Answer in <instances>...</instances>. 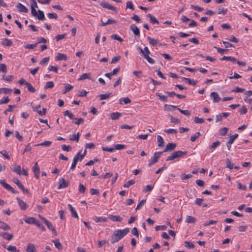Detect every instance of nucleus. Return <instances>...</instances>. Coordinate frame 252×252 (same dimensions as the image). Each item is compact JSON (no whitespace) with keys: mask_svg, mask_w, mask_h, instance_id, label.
Instances as JSON below:
<instances>
[{"mask_svg":"<svg viewBox=\"0 0 252 252\" xmlns=\"http://www.w3.org/2000/svg\"><path fill=\"white\" fill-rule=\"evenodd\" d=\"M26 86H27V87L28 88V90L29 92H31L32 93H34L35 92V89L32 87V86L31 85V84L29 82L26 83Z\"/></svg>","mask_w":252,"mask_h":252,"instance_id":"09e8293b","label":"nucleus"},{"mask_svg":"<svg viewBox=\"0 0 252 252\" xmlns=\"http://www.w3.org/2000/svg\"><path fill=\"white\" fill-rule=\"evenodd\" d=\"M13 182L17 185V186L20 188L24 192H27V189H25L24 186L20 182L18 178H14L13 179Z\"/></svg>","mask_w":252,"mask_h":252,"instance_id":"ddd939ff","label":"nucleus"},{"mask_svg":"<svg viewBox=\"0 0 252 252\" xmlns=\"http://www.w3.org/2000/svg\"><path fill=\"white\" fill-rule=\"evenodd\" d=\"M147 16L150 18V22L153 24H158L159 22L158 20L151 14H148Z\"/></svg>","mask_w":252,"mask_h":252,"instance_id":"72a5a7b5","label":"nucleus"},{"mask_svg":"<svg viewBox=\"0 0 252 252\" xmlns=\"http://www.w3.org/2000/svg\"><path fill=\"white\" fill-rule=\"evenodd\" d=\"M187 154V152H183L181 151H177L170 154L167 158L166 161L174 160L175 158L182 157Z\"/></svg>","mask_w":252,"mask_h":252,"instance_id":"7ed1b4c3","label":"nucleus"},{"mask_svg":"<svg viewBox=\"0 0 252 252\" xmlns=\"http://www.w3.org/2000/svg\"><path fill=\"white\" fill-rule=\"evenodd\" d=\"M81 151H80L76 156H75L74 157H77L78 159V161H81L86 154V151H85L84 153L83 154H81Z\"/></svg>","mask_w":252,"mask_h":252,"instance_id":"c9c22d12","label":"nucleus"},{"mask_svg":"<svg viewBox=\"0 0 252 252\" xmlns=\"http://www.w3.org/2000/svg\"><path fill=\"white\" fill-rule=\"evenodd\" d=\"M176 147V145L173 143H169L166 146L165 148L163 150L164 152H166L167 151H173Z\"/></svg>","mask_w":252,"mask_h":252,"instance_id":"1a4fd4ad","label":"nucleus"},{"mask_svg":"<svg viewBox=\"0 0 252 252\" xmlns=\"http://www.w3.org/2000/svg\"><path fill=\"white\" fill-rule=\"evenodd\" d=\"M164 131L168 134H176L177 133V130L175 129H167L165 130Z\"/></svg>","mask_w":252,"mask_h":252,"instance_id":"680f3d73","label":"nucleus"},{"mask_svg":"<svg viewBox=\"0 0 252 252\" xmlns=\"http://www.w3.org/2000/svg\"><path fill=\"white\" fill-rule=\"evenodd\" d=\"M59 182V186L58 188V189L65 188L68 186V183L64 178L60 179Z\"/></svg>","mask_w":252,"mask_h":252,"instance_id":"9d476101","label":"nucleus"},{"mask_svg":"<svg viewBox=\"0 0 252 252\" xmlns=\"http://www.w3.org/2000/svg\"><path fill=\"white\" fill-rule=\"evenodd\" d=\"M35 225H36L37 227H38L42 231H45L46 229L45 227L41 224L39 221H36Z\"/></svg>","mask_w":252,"mask_h":252,"instance_id":"e2e57ef3","label":"nucleus"},{"mask_svg":"<svg viewBox=\"0 0 252 252\" xmlns=\"http://www.w3.org/2000/svg\"><path fill=\"white\" fill-rule=\"evenodd\" d=\"M228 131V128L226 127H223L220 128V134L222 136H224L226 135Z\"/></svg>","mask_w":252,"mask_h":252,"instance_id":"603ef678","label":"nucleus"},{"mask_svg":"<svg viewBox=\"0 0 252 252\" xmlns=\"http://www.w3.org/2000/svg\"><path fill=\"white\" fill-rule=\"evenodd\" d=\"M145 202H146V200L145 199L142 200L139 202V203L138 204V205L137 206V207H136V208L135 209L136 211L140 209L144 205V204H145Z\"/></svg>","mask_w":252,"mask_h":252,"instance_id":"052dcab7","label":"nucleus"},{"mask_svg":"<svg viewBox=\"0 0 252 252\" xmlns=\"http://www.w3.org/2000/svg\"><path fill=\"white\" fill-rule=\"evenodd\" d=\"M130 29L133 32L135 35H139L140 31L139 29L134 25L132 24L130 26Z\"/></svg>","mask_w":252,"mask_h":252,"instance_id":"a211bd4d","label":"nucleus"},{"mask_svg":"<svg viewBox=\"0 0 252 252\" xmlns=\"http://www.w3.org/2000/svg\"><path fill=\"white\" fill-rule=\"evenodd\" d=\"M48 70L57 73L58 68V66L50 65L48 67Z\"/></svg>","mask_w":252,"mask_h":252,"instance_id":"69168bd1","label":"nucleus"},{"mask_svg":"<svg viewBox=\"0 0 252 252\" xmlns=\"http://www.w3.org/2000/svg\"><path fill=\"white\" fill-rule=\"evenodd\" d=\"M196 218L191 216H187L186 222L189 223H194L196 221Z\"/></svg>","mask_w":252,"mask_h":252,"instance_id":"bb28decb","label":"nucleus"},{"mask_svg":"<svg viewBox=\"0 0 252 252\" xmlns=\"http://www.w3.org/2000/svg\"><path fill=\"white\" fill-rule=\"evenodd\" d=\"M129 229L128 228H126L124 229H118L115 230L111 238V243L114 244L116 242H118L125 236H126L129 232Z\"/></svg>","mask_w":252,"mask_h":252,"instance_id":"f257e3e1","label":"nucleus"},{"mask_svg":"<svg viewBox=\"0 0 252 252\" xmlns=\"http://www.w3.org/2000/svg\"><path fill=\"white\" fill-rule=\"evenodd\" d=\"M182 80L187 82L189 85L195 86L197 84V81H194L189 78L182 77Z\"/></svg>","mask_w":252,"mask_h":252,"instance_id":"412c9836","label":"nucleus"},{"mask_svg":"<svg viewBox=\"0 0 252 252\" xmlns=\"http://www.w3.org/2000/svg\"><path fill=\"white\" fill-rule=\"evenodd\" d=\"M32 171L34 173V176L36 179L39 178L40 168L37 164V162H35L34 166L32 167Z\"/></svg>","mask_w":252,"mask_h":252,"instance_id":"0eeeda50","label":"nucleus"},{"mask_svg":"<svg viewBox=\"0 0 252 252\" xmlns=\"http://www.w3.org/2000/svg\"><path fill=\"white\" fill-rule=\"evenodd\" d=\"M210 96L213 98V102L215 103L218 102L220 100L218 94L216 92H212Z\"/></svg>","mask_w":252,"mask_h":252,"instance_id":"4468645a","label":"nucleus"},{"mask_svg":"<svg viewBox=\"0 0 252 252\" xmlns=\"http://www.w3.org/2000/svg\"><path fill=\"white\" fill-rule=\"evenodd\" d=\"M68 207L71 213L72 216L75 218L78 219V214H77L76 211H75V210L74 209V208L73 207V206L71 204H68Z\"/></svg>","mask_w":252,"mask_h":252,"instance_id":"6ab92c4d","label":"nucleus"},{"mask_svg":"<svg viewBox=\"0 0 252 252\" xmlns=\"http://www.w3.org/2000/svg\"><path fill=\"white\" fill-rule=\"evenodd\" d=\"M108 219L113 221L121 222L123 220V218L119 216L113 215L109 214L108 215Z\"/></svg>","mask_w":252,"mask_h":252,"instance_id":"9b49d317","label":"nucleus"},{"mask_svg":"<svg viewBox=\"0 0 252 252\" xmlns=\"http://www.w3.org/2000/svg\"><path fill=\"white\" fill-rule=\"evenodd\" d=\"M80 134L79 133H77L76 134H73L70 138V140L71 141H76L78 142Z\"/></svg>","mask_w":252,"mask_h":252,"instance_id":"a19ab883","label":"nucleus"},{"mask_svg":"<svg viewBox=\"0 0 252 252\" xmlns=\"http://www.w3.org/2000/svg\"><path fill=\"white\" fill-rule=\"evenodd\" d=\"M200 133L199 132H196L195 134L193 135H192L190 137V141L191 142H194L197 138H199V137L200 136Z\"/></svg>","mask_w":252,"mask_h":252,"instance_id":"79ce46f5","label":"nucleus"},{"mask_svg":"<svg viewBox=\"0 0 252 252\" xmlns=\"http://www.w3.org/2000/svg\"><path fill=\"white\" fill-rule=\"evenodd\" d=\"M101 5L104 8H106L108 9L112 10L113 11H115L116 10V8L115 6L111 5L108 2H103L101 3Z\"/></svg>","mask_w":252,"mask_h":252,"instance_id":"2eb2a0df","label":"nucleus"},{"mask_svg":"<svg viewBox=\"0 0 252 252\" xmlns=\"http://www.w3.org/2000/svg\"><path fill=\"white\" fill-rule=\"evenodd\" d=\"M53 242L54 243L55 246L58 249L61 250L62 249V245L61 243L60 242L59 239H56L55 240H53Z\"/></svg>","mask_w":252,"mask_h":252,"instance_id":"58836bf2","label":"nucleus"},{"mask_svg":"<svg viewBox=\"0 0 252 252\" xmlns=\"http://www.w3.org/2000/svg\"><path fill=\"white\" fill-rule=\"evenodd\" d=\"M220 141H218L215 142H213L211 146L210 147V149H214L218 147L220 145Z\"/></svg>","mask_w":252,"mask_h":252,"instance_id":"6e6d98bb","label":"nucleus"},{"mask_svg":"<svg viewBox=\"0 0 252 252\" xmlns=\"http://www.w3.org/2000/svg\"><path fill=\"white\" fill-rule=\"evenodd\" d=\"M0 184L3 186V187L6 189L8 190H10L12 192L14 193H17V192L14 189L11 187L9 185H8V184H7L5 182V180H0Z\"/></svg>","mask_w":252,"mask_h":252,"instance_id":"39448f33","label":"nucleus"},{"mask_svg":"<svg viewBox=\"0 0 252 252\" xmlns=\"http://www.w3.org/2000/svg\"><path fill=\"white\" fill-rule=\"evenodd\" d=\"M194 122L197 124H202L204 122V119L195 117L194 118Z\"/></svg>","mask_w":252,"mask_h":252,"instance_id":"0e129e2a","label":"nucleus"},{"mask_svg":"<svg viewBox=\"0 0 252 252\" xmlns=\"http://www.w3.org/2000/svg\"><path fill=\"white\" fill-rule=\"evenodd\" d=\"M38 14H37V16H36L37 17V18L39 20H42V21L44 20L45 18L43 12L40 10H38Z\"/></svg>","mask_w":252,"mask_h":252,"instance_id":"f704fd0d","label":"nucleus"},{"mask_svg":"<svg viewBox=\"0 0 252 252\" xmlns=\"http://www.w3.org/2000/svg\"><path fill=\"white\" fill-rule=\"evenodd\" d=\"M49 57H45L39 63L41 65H44L49 62Z\"/></svg>","mask_w":252,"mask_h":252,"instance_id":"338daca9","label":"nucleus"},{"mask_svg":"<svg viewBox=\"0 0 252 252\" xmlns=\"http://www.w3.org/2000/svg\"><path fill=\"white\" fill-rule=\"evenodd\" d=\"M54 86V83L52 81L47 82L44 87L45 89H51Z\"/></svg>","mask_w":252,"mask_h":252,"instance_id":"a18cd8bd","label":"nucleus"},{"mask_svg":"<svg viewBox=\"0 0 252 252\" xmlns=\"http://www.w3.org/2000/svg\"><path fill=\"white\" fill-rule=\"evenodd\" d=\"M25 250L26 252H37L34 245L32 243H29Z\"/></svg>","mask_w":252,"mask_h":252,"instance_id":"f8f14e48","label":"nucleus"},{"mask_svg":"<svg viewBox=\"0 0 252 252\" xmlns=\"http://www.w3.org/2000/svg\"><path fill=\"white\" fill-rule=\"evenodd\" d=\"M6 249L11 252H16L17 251L16 247L13 246H9L6 248Z\"/></svg>","mask_w":252,"mask_h":252,"instance_id":"774afa93","label":"nucleus"},{"mask_svg":"<svg viewBox=\"0 0 252 252\" xmlns=\"http://www.w3.org/2000/svg\"><path fill=\"white\" fill-rule=\"evenodd\" d=\"M163 152H155L154 154V157L151 158V160L148 164L149 166H151L155 163H157L158 161V159L160 157V155L163 154Z\"/></svg>","mask_w":252,"mask_h":252,"instance_id":"20e7f679","label":"nucleus"},{"mask_svg":"<svg viewBox=\"0 0 252 252\" xmlns=\"http://www.w3.org/2000/svg\"><path fill=\"white\" fill-rule=\"evenodd\" d=\"M120 104H126L131 102V100L128 97L121 98L119 100Z\"/></svg>","mask_w":252,"mask_h":252,"instance_id":"5701e85b","label":"nucleus"},{"mask_svg":"<svg viewBox=\"0 0 252 252\" xmlns=\"http://www.w3.org/2000/svg\"><path fill=\"white\" fill-rule=\"evenodd\" d=\"M52 144L51 141H46L44 142H43L42 143H40L39 144H37L36 146H45V147H49Z\"/></svg>","mask_w":252,"mask_h":252,"instance_id":"e433bc0d","label":"nucleus"},{"mask_svg":"<svg viewBox=\"0 0 252 252\" xmlns=\"http://www.w3.org/2000/svg\"><path fill=\"white\" fill-rule=\"evenodd\" d=\"M64 85L65 86V88L63 92V94H66L68 92L71 91L73 88V87L72 85H69L68 84H64Z\"/></svg>","mask_w":252,"mask_h":252,"instance_id":"cd10ccee","label":"nucleus"},{"mask_svg":"<svg viewBox=\"0 0 252 252\" xmlns=\"http://www.w3.org/2000/svg\"><path fill=\"white\" fill-rule=\"evenodd\" d=\"M7 71V67L5 64L0 63V72L6 73Z\"/></svg>","mask_w":252,"mask_h":252,"instance_id":"3c124183","label":"nucleus"},{"mask_svg":"<svg viewBox=\"0 0 252 252\" xmlns=\"http://www.w3.org/2000/svg\"><path fill=\"white\" fill-rule=\"evenodd\" d=\"M138 49L140 50L141 53L142 54L143 57L146 59L150 63L154 64L155 63V61L149 57L150 52L147 47H145L143 50L138 47Z\"/></svg>","mask_w":252,"mask_h":252,"instance_id":"f03ea898","label":"nucleus"},{"mask_svg":"<svg viewBox=\"0 0 252 252\" xmlns=\"http://www.w3.org/2000/svg\"><path fill=\"white\" fill-rule=\"evenodd\" d=\"M56 59L57 61H61V60H66L67 57L65 55L61 53H58L57 57H56Z\"/></svg>","mask_w":252,"mask_h":252,"instance_id":"7c9ffc66","label":"nucleus"},{"mask_svg":"<svg viewBox=\"0 0 252 252\" xmlns=\"http://www.w3.org/2000/svg\"><path fill=\"white\" fill-rule=\"evenodd\" d=\"M64 115L67 116L70 119H74V116L69 110H66L63 112Z\"/></svg>","mask_w":252,"mask_h":252,"instance_id":"37998d69","label":"nucleus"},{"mask_svg":"<svg viewBox=\"0 0 252 252\" xmlns=\"http://www.w3.org/2000/svg\"><path fill=\"white\" fill-rule=\"evenodd\" d=\"M185 244L186 247L189 248V249H193L195 247L194 245L192 243L189 241H185Z\"/></svg>","mask_w":252,"mask_h":252,"instance_id":"5fc2aeb1","label":"nucleus"},{"mask_svg":"<svg viewBox=\"0 0 252 252\" xmlns=\"http://www.w3.org/2000/svg\"><path fill=\"white\" fill-rule=\"evenodd\" d=\"M0 228L4 230H10V227L6 223L0 221Z\"/></svg>","mask_w":252,"mask_h":252,"instance_id":"393cba45","label":"nucleus"},{"mask_svg":"<svg viewBox=\"0 0 252 252\" xmlns=\"http://www.w3.org/2000/svg\"><path fill=\"white\" fill-rule=\"evenodd\" d=\"M17 200L20 207V209L22 210H26L27 209V208L28 207V205L25 202H24L23 200H22L19 197L17 198Z\"/></svg>","mask_w":252,"mask_h":252,"instance_id":"423d86ee","label":"nucleus"},{"mask_svg":"<svg viewBox=\"0 0 252 252\" xmlns=\"http://www.w3.org/2000/svg\"><path fill=\"white\" fill-rule=\"evenodd\" d=\"M177 109L180 112V113L186 116H189L190 115V112L188 110H183L178 107L177 108Z\"/></svg>","mask_w":252,"mask_h":252,"instance_id":"864d4df0","label":"nucleus"},{"mask_svg":"<svg viewBox=\"0 0 252 252\" xmlns=\"http://www.w3.org/2000/svg\"><path fill=\"white\" fill-rule=\"evenodd\" d=\"M93 220L96 222H106L107 219L103 217H94L93 218Z\"/></svg>","mask_w":252,"mask_h":252,"instance_id":"473e14b6","label":"nucleus"},{"mask_svg":"<svg viewBox=\"0 0 252 252\" xmlns=\"http://www.w3.org/2000/svg\"><path fill=\"white\" fill-rule=\"evenodd\" d=\"M135 183V181L134 180H131L128 181L126 183L124 184L123 186L124 188H128L131 185H133Z\"/></svg>","mask_w":252,"mask_h":252,"instance_id":"de8ad7c7","label":"nucleus"},{"mask_svg":"<svg viewBox=\"0 0 252 252\" xmlns=\"http://www.w3.org/2000/svg\"><path fill=\"white\" fill-rule=\"evenodd\" d=\"M24 221L28 224H35L37 220L33 217H26L24 218Z\"/></svg>","mask_w":252,"mask_h":252,"instance_id":"aec40b11","label":"nucleus"},{"mask_svg":"<svg viewBox=\"0 0 252 252\" xmlns=\"http://www.w3.org/2000/svg\"><path fill=\"white\" fill-rule=\"evenodd\" d=\"M227 12V9L222 8H219L218 11V14H223L225 15Z\"/></svg>","mask_w":252,"mask_h":252,"instance_id":"bf43d9fd","label":"nucleus"},{"mask_svg":"<svg viewBox=\"0 0 252 252\" xmlns=\"http://www.w3.org/2000/svg\"><path fill=\"white\" fill-rule=\"evenodd\" d=\"M2 45L7 46H10L12 44V42L11 40L7 39V38H4L3 39V41L1 43Z\"/></svg>","mask_w":252,"mask_h":252,"instance_id":"2f4dec72","label":"nucleus"},{"mask_svg":"<svg viewBox=\"0 0 252 252\" xmlns=\"http://www.w3.org/2000/svg\"><path fill=\"white\" fill-rule=\"evenodd\" d=\"M238 134H235L234 135L231 136L229 140L228 141V144H232L234 142V140L238 137Z\"/></svg>","mask_w":252,"mask_h":252,"instance_id":"ea45409f","label":"nucleus"},{"mask_svg":"<svg viewBox=\"0 0 252 252\" xmlns=\"http://www.w3.org/2000/svg\"><path fill=\"white\" fill-rule=\"evenodd\" d=\"M78 159H77V157H74L73 158V162L71 164V166L70 168V170H73L74 169L76 166V164L78 162Z\"/></svg>","mask_w":252,"mask_h":252,"instance_id":"8fccbe9b","label":"nucleus"},{"mask_svg":"<svg viewBox=\"0 0 252 252\" xmlns=\"http://www.w3.org/2000/svg\"><path fill=\"white\" fill-rule=\"evenodd\" d=\"M16 7L21 12L27 13L28 11V8L21 3H18Z\"/></svg>","mask_w":252,"mask_h":252,"instance_id":"dca6fc26","label":"nucleus"},{"mask_svg":"<svg viewBox=\"0 0 252 252\" xmlns=\"http://www.w3.org/2000/svg\"><path fill=\"white\" fill-rule=\"evenodd\" d=\"M158 145L159 147H162L164 145V141L162 137L160 135L157 136Z\"/></svg>","mask_w":252,"mask_h":252,"instance_id":"a878e982","label":"nucleus"},{"mask_svg":"<svg viewBox=\"0 0 252 252\" xmlns=\"http://www.w3.org/2000/svg\"><path fill=\"white\" fill-rule=\"evenodd\" d=\"M239 112L241 115L245 114L247 112V108L246 106H243L239 110Z\"/></svg>","mask_w":252,"mask_h":252,"instance_id":"4d7b16f0","label":"nucleus"},{"mask_svg":"<svg viewBox=\"0 0 252 252\" xmlns=\"http://www.w3.org/2000/svg\"><path fill=\"white\" fill-rule=\"evenodd\" d=\"M101 21H102L101 20ZM116 23V21L114 20H113V19H108L107 22H102V24L101 25V26H105L107 25H110V24H114V23Z\"/></svg>","mask_w":252,"mask_h":252,"instance_id":"4c0bfd02","label":"nucleus"},{"mask_svg":"<svg viewBox=\"0 0 252 252\" xmlns=\"http://www.w3.org/2000/svg\"><path fill=\"white\" fill-rule=\"evenodd\" d=\"M122 116L121 113L119 112H113L110 115V118L112 120H117Z\"/></svg>","mask_w":252,"mask_h":252,"instance_id":"b1692460","label":"nucleus"},{"mask_svg":"<svg viewBox=\"0 0 252 252\" xmlns=\"http://www.w3.org/2000/svg\"><path fill=\"white\" fill-rule=\"evenodd\" d=\"M91 74L90 73L82 74L78 79V80H82L86 79H91Z\"/></svg>","mask_w":252,"mask_h":252,"instance_id":"c756f323","label":"nucleus"},{"mask_svg":"<svg viewBox=\"0 0 252 252\" xmlns=\"http://www.w3.org/2000/svg\"><path fill=\"white\" fill-rule=\"evenodd\" d=\"M111 93L105 94H101L98 95L100 97V100H104L107 99L111 95Z\"/></svg>","mask_w":252,"mask_h":252,"instance_id":"49530a36","label":"nucleus"},{"mask_svg":"<svg viewBox=\"0 0 252 252\" xmlns=\"http://www.w3.org/2000/svg\"><path fill=\"white\" fill-rule=\"evenodd\" d=\"M13 170L19 175L21 174V167L19 165H15L13 166Z\"/></svg>","mask_w":252,"mask_h":252,"instance_id":"c85d7f7f","label":"nucleus"},{"mask_svg":"<svg viewBox=\"0 0 252 252\" xmlns=\"http://www.w3.org/2000/svg\"><path fill=\"white\" fill-rule=\"evenodd\" d=\"M45 224L47 225L48 229L51 230L53 232L55 235H57V232L55 227L49 221L46 223Z\"/></svg>","mask_w":252,"mask_h":252,"instance_id":"4be33fe9","label":"nucleus"},{"mask_svg":"<svg viewBox=\"0 0 252 252\" xmlns=\"http://www.w3.org/2000/svg\"><path fill=\"white\" fill-rule=\"evenodd\" d=\"M0 236L8 241L12 240L13 238V235L12 234H9L6 232L0 233Z\"/></svg>","mask_w":252,"mask_h":252,"instance_id":"f3484780","label":"nucleus"},{"mask_svg":"<svg viewBox=\"0 0 252 252\" xmlns=\"http://www.w3.org/2000/svg\"><path fill=\"white\" fill-rule=\"evenodd\" d=\"M10 99H9L8 97H5L1 98L0 100V105L2 104H6L9 102Z\"/></svg>","mask_w":252,"mask_h":252,"instance_id":"13d9d810","label":"nucleus"},{"mask_svg":"<svg viewBox=\"0 0 252 252\" xmlns=\"http://www.w3.org/2000/svg\"><path fill=\"white\" fill-rule=\"evenodd\" d=\"M147 40L149 41V43L153 46H156L157 45H158L159 46L162 45V44L160 43L158 40L157 39H155L151 37L150 36L147 37Z\"/></svg>","mask_w":252,"mask_h":252,"instance_id":"6e6552de","label":"nucleus"},{"mask_svg":"<svg viewBox=\"0 0 252 252\" xmlns=\"http://www.w3.org/2000/svg\"><path fill=\"white\" fill-rule=\"evenodd\" d=\"M12 92V90L8 88H1L0 89V93H3L5 94H10Z\"/></svg>","mask_w":252,"mask_h":252,"instance_id":"c03bdc74","label":"nucleus"}]
</instances>
